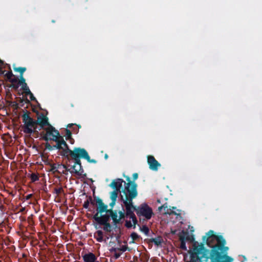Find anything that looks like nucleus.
Here are the masks:
<instances>
[{
    "label": "nucleus",
    "mask_w": 262,
    "mask_h": 262,
    "mask_svg": "<svg viewBox=\"0 0 262 262\" xmlns=\"http://www.w3.org/2000/svg\"><path fill=\"white\" fill-rule=\"evenodd\" d=\"M202 239L210 249H206L203 243L194 242L192 250L188 251L189 262H232L233 258L228 255L229 248L225 246L226 242L222 235H215L213 230H209Z\"/></svg>",
    "instance_id": "obj_1"
},
{
    "label": "nucleus",
    "mask_w": 262,
    "mask_h": 262,
    "mask_svg": "<svg viewBox=\"0 0 262 262\" xmlns=\"http://www.w3.org/2000/svg\"><path fill=\"white\" fill-rule=\"evenodd\" d=\"M124 177L127 182L125 187L122 190L125 197L124 198L122 195H121V200L125 208V215H127V217L132 219L134 223V229H135L138 221L134 212L135 211L137 213V206L134 205L133 200L138 195L137 184L131 182L130 178L128 176L124 175Z\"/></svg>",
    "instance_id": "obj_2"
},
{
    "label": "nucleus",
    "mask_w": 262,
    "mask_h": 262,
    "mask_svg": "<svg viewBox=\"0 0 262 262\" xmlns=\"http://www.w3.org/2000/svg\"><path fill=\"white\" fill-rule=\"evenodd\" d=\"M84 152V148L80 147H74L71 155L70 156V159L71 158L74 160V164L72 166L71 168L73 170L70 171L71 173L81 176L84 178L86 176V173H83L84 170L82 168L80 159H84L82 152Z\"/></svg>",
    "instance_id": "obj_3"
},
{
    "label": "nucleus",
    "mask_w": 262,
    "mask_h": 262,
    "mask_svg": "<svg viewBox=\"0 0 262 262\" xmlns=\"http://www.w3.org/2000/svg\"><path fill=\"white\" fill-rule=\"evenodd\" d=\"M30 113L26 112L22 116L23 122L24 125L22 126L23 130L24 133L31 135L34 133L37 135L38 134V131L37 130V127L35 120L29 116Z\"/></svg>",
    "instance_id": "obj_4"
},
{
    "label": "nucleus",
    "mask_w": 262,
    "mask_h": 262,
    "mask_svg": "<svg viewBox=\"0 0 262 262\" xmlns=\"http://www.w3.org/2000/svg\"><path fill=\"white\" fill-rule=\"evenodd\" d=\"M96 203L100 204V208L99 211L102 214L104 212L108 213L110 217L112 218L113 222L114 225H117L120 223V219L118 217V211L116 210H113L112 209H108L107 205L105 204L102 200L99 198H97L96 199Z\"/></svg>",
    "instance_id": "obj_5"
},
{
    "label": "nucleus",
    "mask_w": 262,
    "mask_h": 262,
    "mask_svg": "<svg viewBox=\"0 0 262 262\" xmlns=\"http://www.w3.org/2000/svg\"><path fill=\"white\" fill-rule=\"evenodd\" d=\"M137 215L143 216L147 220H150L154 215L152 209L147 204L142 203L137 206Z\"/></svg>",
    "instance_id": "obj_6"
},
{
    "label": "nucleus",
    "mask_w": 262,
    "mask_h": 262,
    "mask_svg": "<svg viewBox=\"0 0 262 262\" xmlns=\"http://www.w3.org/2000/svg\"><path fill=\"white\" fill-rule=\"evenodd\" d=\"M46 130V134L43 132L41 133V135H43L42 138L46 141L49 140H52V138H54V137L57 138L60 137V135L59 131L55 129L51 124L48 126L47 127L45 128Z\"/></svg>",
    "instance_id": "obj_7"
},
{
    "label": "nucleus",
    "mask_w": 262,
    "mask_h": 262,
    "mask_svg": "<svg viewBox=\"0 0 262 262\" xmlns=\"http://www.w3.org/2000/svg\"><path fill=\"white\" fill-rule=\"evenodd\" d=\"M96 204L98 205V207L96 209L97 212L93 216V219L99 224L108 223L110 219L109 214L106 213L105 214H101V212L99 211L100 204L99 203Z\"/></svg>",
    "instance_id": "obj_8"
},
{
    "label": "nucleus",
    "mask_w": 262,
    "mask_h": 262,
    "mask_svg": "<svg viewBox=\"0 0 262 262\" xmlns=\"http://www.w3.org/2000/svg\"><path fill=\"white\" fill-rule=\"evenodd\" d=\"M61 147L60 155L64 157L67 160L70 161V156L71 155L73 150L70 149L69 145L64 141L62 136H61Z\"/></svg>",
    "instance_id": "obj_9"
},
{
    "label": "nucleus",
    "mask_w": 262,
    "mask_h": 262,
    "mask_svg": "<svg viewBox=\"0 0 262 262\" xmlns=\"http://www.w3.org/2000/svg\"><path fill=\"white\" fill-rule=\"evenodd\" d=\"M36 125H39L40 126V128H39L40 130L41 128H43L46 126H49L51 124L49 122V118L44 115L43 114H41L38 117L36 120H35Z\"/></svg>",
    "instance_id": "obj_10"
},
{
    "label": "nucleus",
    "mask_w": 262,
    "mask_h": 262,
    "mask_svg": "<svg viewBox=\"0 0 262 262\" xmlns=\"http://www.w3.org/2000/svg\"><path fill=\"white\" fill-rule=\"evenodd\" d=\"M147 163L149 167L151 170L157 171L158 168L161 166V164L154 158V156L149 155L147 156Z\"/></svg>",
    "instance_id": "obj_11"
},
{
    "label": "nucleus",
    "mask_w": 262,
    "mask_h": 262,
    "mask_svg": "<svg viewBox=\"0 0 262 262\" xmlns=\"http://www.w3.org/2000/svg\"><path fill=\"white\" fill-rule=\"evenodd\" d=\"M124 183L125 187L126 186V183L123 179L118 178L114 180L110 184V186L114 189V190H117L121 191L120 189L122 186V183Z\"/></svg>",
    "instance_id": "obj_12"
},
{
    "label": "nucleus",
    "mask_w": 262,
    "mask_h": 262,
    "mask_svg": "<svg viewBox=\"0 0 262 262\" xmlns=\"http://www.w3.org/2000/svg\"><path fill=\"white\" fill-rule=\"evenodd\" d=\"M162 209H164V210L165 211L164 214H169V215L173 214V215H177V216L181 215V213H180V212L181 211L180 210H178V211L179 212V213H177V212H176V211H174L173 210H171V208H168L167 203H165V204H163V205L159 207V208H158V210L159 211H161Z\"/></svg>",
    "instance_id": "obj_13"
},
{
    "label": "nucleus",
    "mask_w": 262,
    "mask_h": 262,
    "mask_svg": "<svg viewBox=\"0 0 262 262\" xmlns=\"http://www.w3.org/2000/svg\"><path fill=\"white\" fill-rule=\"evenodd\" d=\"M183 238L184 241H189L190 242H195L194 237L193 234H189L188 232L184 231L182 232V233L179 235V238Z\"/></svg>",
    "instance_id": "obj_14"
},
{
    "label": "nucleus",
    "mask_w": 262,
    "mask_h": 262,
    "mask_svg": "<svg viewBox=\"0 0 262 262\" xmlns=\"http://www.w3.org/2000/svg\"><path fill=\"white\" fill-rule=\"evenodd\" d=\"M82 257L84 262H95L97 259L95 255L91 252L84 254Z\"/></svg>",
    "instance_id": "obj_15"
},
{
    "label": "nucleus",
    "mask_w": 262,
    "mask_h": 262,
    "mask_svg": "<svg viewBox=\"0 0 262 262\" xmlns=\"http://www.w3.org/2000/svg\"><path fill=\"white\" fill-rule=\"evenodd\" d=\"M52 141H55L56 142V144L53 145L54 149H58L61 151L62 149L61 147V136L56 138L54 137V138H52Z\"/></svg>",
    "instance_id": "obj_16"
},
{
    "label": "nucleus",
    "mask_w": 262,
    "mask_h": 262,
    "mask_svg": "<svg viewBox=\"0 0 262 262\" xmlns=\"http://www.w3.org/2000/svg\"><path fill=\"white\" fill-rule=\"evenodd\" d=\"M149 243H154L157 246H161L162 243L163 242V239L162 236H158L156 238H151L149 239Z\"/></svg>",
    "instance_id": "obj_17"
},
{
    "label": "nucleus",
    "mask_w": 262,
    "mask_h": 262,
    "mask_svg": "<svg viewBox=\"0 0 262 262\" xmlns=\"http://www.w3.org/2000/svg\"><path fill=\"white\" fill-rule=\"evenodd\" d=\"M84 157V159L86 160L89 163L96 164L97 161L95 159H91L88 152V151L84 149V152H82V155Z\"/></svg>",
    "instance_id": "obj_18"
},
{
    "label": "nucleus",
    "mask_w": 262,
    "mask_h": 262,
    "mask_svg": "<svg viewBox=\"0 0 262 262\" xmlns=\"http://www.w3.org/2000/svg\"><path fill=\"white\" fill-rule=\"evenodd\" d=\"M96 239L99 242H102L103 241V233L101 230H98L94 235Z\"/></svg>",
    "instance_id": "obj_19"
},
{
    "label": "nucleus",
    "mask_w": 262,
    "mask_h": 262,
    "mask_svg": "<svg viewBox=\"0 0 262 262\" xmlns=\"http://www.w3.org/2000/svg\"><path fill=\"white\" fill-rule=\"evenodd\" d=\"M100 225L103 226V229L105 231L110 232L112 231V227L108 222L105 223V224H100Z\"/></svg>",
    "instance_id": "obj_20"
},
{
    "label": "nucleus",
    "mask_w": 262,
    "mask_h": 262,
    "mask_svg": "<svg viewBox=\"0 0 262 262\" xmlns=\"http://www.w3.org/2000/svg\"><path fill=\"white\" fill-rule=\"evenodd\" d=\"M121 191H118L117 190H114L113 191L111 192L110 198L111 200H117V198L118 197V195L119 192Z\"/></svg>",
    "instance_id": "obj_21"
},
{
    "label": "nucleus",
    "mask_w": 262,
    "mask_h": 262,
    "mask_svg": "<svg viewBox=\"0 0 262 262\" xmlns=\"http://www.w3.org/2000/svg\"><path fill=\"white\" fill-rule=\"evenodd\" d=\"M90 203H91L92 204H94V202L92 200V198L91 196H90L88 198V199L84 202V204L83 205V207L85 209H88Z\"/></svg>",
    "instance_id": "obj_22"
},
{
    "label": "nucleus",
    "mask_w": 262,
    "mask_h": 262,
    "mask_svg": "<svg viewBox=\"0 0 262 262\" xmlns=\"http://www.w3.org/2000/svg\"><path fill=\"white\" fill-rule=\"evenodd\" d=\"M13 70L15 72H19L20 75H23L24 73L26 71V67H13Z\"/></svg>",
    "instance_id": "obj_23"
},
{
    "label": "nucleus",
    "mask_w": 262,
    "mask_h": 262,
    "mask_svg": "<svg viewBox=\"0 0 262 262\" xmlns=\"http://www.w3.org/2000/svg\"><path fill=\"white\" fill-rule=\"evenodd\" d=\"M75 125L74 124H69L67 126L68 127H69L70 128H72L73 132H74V133H75V134H77L79 132V128H81V125H78L76 126H77V128L76 127H73V125Z\"/></svg>",
    "instance_id": "obj_24"
},
{
    "label": "nucleus",
    "mask_w": 262,
    "mask_h": 262,
    "mask_svg": "<svg viewBox=\"0 0 262 262\" xmlns=\"http://www.w3.org/2000/svg\"><path fill=\"white\" fill-rule=\"evenodd\" d=\"M66 139L67 140H73L74 139L72 138V133L70 130L66 129Z\"/></svg>",
    "instance_id": "obj_25"
},
{
    "label": "nucleus",
    "mask_w": 262,
    "mask_h": 262,
    "mask_svg": "<svg viewBox=\"0 0 262 262\" xmlns=\"http://www.w3.org/2000/svg\"><path fill=\"white\" fill-rule=\"evenodd\" d=\"M9 105L12 107L14 111H17L19 108V105L15 101H11Z\"/></svg>",
    "instance_id": "obj_26"
},
{
    "label": "nucleus",
    "mask_w": 262,
    "mask_h": 262,
    "mask_svg": "<svg viewBox=\"0 0 262 262\" xmlns=\"http://www.w3.org/2000/svg\"><path fill=\"white\" fill-rule=\"evenodd\" d=\"M118 213L119 215L118 219H120V221L122 219H124L125 217H127V215H125L126 213L124 212L123 208L122 209V210L119 211Z\"/></svg>",
    "instance_id": "obj_27"
},
{
    "label": "nucleus",
    "mask_w": 262,
    "mask_h": 262,
    "mask_svg": "<svg viewBox=\"0 0 262 262\" xmlns=\"http://www.w3.org/2000/svg\"><path fill=\"white\" fill-rule=\"evenodd\" d=\"M180 241V248L182 250H185V251H186L187 250V247H186V242L184 241V239L182 238H179Z\"/></svg>",
    "instance_id": "obj_28"
},
{
    "label": "nucleus",
    "mask_w": 262,
    "mask_h": 262,
    "mask_svg": "<svg viewBox=\"0 0 262 262\" xmlns=\"http://www.w3.org/2000/svg\"><path fill=\"white\" fill-rule=\"evenodd\" d=\"M30 178L32 182H35L39 180V177L36 173H32L30 176Z\"/></svg>",
    "instance_id": "obj_29"
},
{
    "label": "nucleus",
    "mask_w": 262,
    "mask_h": 262,
    "mask_svg": "<svg viewBox=\"0 0 262 262\" xmlns=\"http://www.w3.org/2000/svg\"><path fill=\"white\" fill-rule=\"evenodd\" d=\"M21 90L24 92L26 95L31 92L27 83L21 86Z\"/></svg>",
    "instance_id": "obj_30"
},
{
    "label": "nucleus",
    "mask_w": 262,
    "mask_h": 262,
    "mask_svg": "<svg viewBox=\"0 0 262 262\" xmlns=\"http://www.w3.org/2000/svg\"><path fill=\"white\" fill-rule=\"evenodd\" d=\"M18 83L19 85H21V86L23 85V84H25L27 83L26 82V79L24 77L23 75H19V79H18Z\"/></svg>",
    "instance_id": "obj_31"
},
{
    "label": "nucleus",
    "mask_w": 262,
    "mask_h": 262,
    "mask_svg": "<svg viewBox=\"0 0 262 262\" xmlns=\"http://www.w3.org/2000/svg\"><path fill=\"white\" fill-rule=\"evenodd\" d=\"M141 230L146 235H148L149 232L148 227L146 225L142 226V227L141 228Z\"/></svg>",
    "instance_id": "obj_32"
},
{
    "label": "nucleus",
    "mask_w": 262,
    "mask_h": 262,
    "mask_svg": "<svg viewBox=\"0 0 262 262\" xmlns=\"http://www.w3.org/2000/svg\"><path fill=\"white\" fill-rule=\"evenodd\" d=\"M130 237L133 239V242H134V241L138 239L140 237V236L137 233L133 232L130 234Z\"/></svg>",
    "instance_id": "obj_33"
},
{
    "label": "nucleus",
    "mask_w": 262,
    "mask_h": 262,
    "mask_svg": "<svg viewBox=\"0 0 262 262\" xmlns=\"http://www.w3.org/2000/svg\"><path fill=\"white\" fill-rule=\"evenodd\" d=\"M5 76L6 77L8 80H10L12 77H14V75L11 71L7 72Z\"/></svg>",
    "instance_id": "obj_34"
},
{
    "label": "nucleus",
    "mask_w": 262,
    "mask_h": 262,
    "mask_svg": "<svg viewBox=\"0 0 262 262\" xmlns=\"http://www.w3.org/2000/svg\"><path fill=\"white\" fill-rule=\"evenodd\" d=\"M50 166H51L50 171H52L54 173H55V172L60 173V172L58 170H56V164H52L50 165Z\"/></svg>",
    "instance_id": "obj_35"
},
{
    "label": "nucleus",
    "mask_w": 262,
    "mask_h": 262,
    "mask_svg": "<svg viewBox=\"0 0 262 262\" xmlns=\"http://www.w3.org/2000/svg\"><path fill=\"white\" fill-rule=\"evenodd\" d=\"M19 83H11L9 87L15 90H17L19 88Z\"/></svg>",
    "instance_id": "obj_36"
},
{
    "label": "nucleus",
    "mask_w": 262,
    "mask_h": 262,
    "mask_svg": "<svg viewBox=\"0 0 262 262\" xmlns=\"http://www.w3.org/2000/svg\"><path fill=\"white\" fill-rule=\"evenodd\" d=\"M61 166V168H62L64 170H62V173L63 174H67L66 171H70V169L68 168V167L64 164H60Z\"/></svg>",
    "instance_id": "obj_37"
},
{
    "label": "nucleus",
    "mask_w": 262,
    "mask_h": 262,
    "mask_svg": "<svg viewBox=\"0 0 262 262\" xmlns=\"http://www.w3.org/2000/svg\"><path fill=\"white\" fill-rule=\"evenodd\" d=\"M26 95L29 96L30 99H31V101H34L36 102H38L34 96L33 94H32V93L31 92H30L29 93H28L27 94H26Z\"/></svg>",
    "instance_id": "obj_38"
},
{
    "label": "nucleus",
    "mask_w": 262,
    "mask_h": 262,
    "mask_svg": "<svg viewBox=\"0 0 262 262\" xmlns=\"http://www.w3.org/2000/svg\"><path fill=\"white\" fill-rule=\"evenodd\" d=\"M54 191L56 194L59 195L62 192L63 189L62 187L56 188L54 189Z\"/></svg>",
    "instance_id": "obj_39"
},
{
    "label": "nucleus",
    "mask_w": 262,
    "mask_h": 262,
    "mask_svg": "<svg viewBox=\"0 0 262 262\" xmlns=\"http://www.w3.org/2000/svg\"><path fill=\"white\" fill-rule=\"evenodd\" d=\"M46 149H48L49 151H51L54 149L53 146L50 145L48 142L45 144Z\"/></svg>",
    "instance_id": "obj_40"
},
{
    "label": "nucleus",
    "mask_w": 262,
    "mask_h": 262,
    "mask_svg": "<svg viewBox=\"0 0 262 262\" xmlns=\"http://www.w3.org/2000/svg\"><path fill=\"white\" fill-rule=\"evenodd\" d=\"M125 226L127 228H130L132 227H134V224H132L130 221H126Z\"/></svg>",
    "instance_id": "obj_41"
},
{
    "label": "nucleus",
    "mask_w": 262,
    "mask_h": 262,
    "mask_svg": "<svg viewBox=\"0 0 262 262\" xmlns=\"http://www.w3.org/2000/svg\"><path fill=\"white\" fill-rule=\"evenodd\" d=\"M18 78L16 77L15 76L14 77H12L10 80H9V81L11 83H18Z\"/></svg>",
    "instance_id": "obj_42"
},
{
    "label": "nucleus",
    "mask_w": 262,
    "mask_h": 262,
    "mask_svg": "<svg viewBox=\"0 0 262 262\" xmlns=\"http://www.w3.org/2000/svg\"><path fill=\"white\" fill-rule=\"evenodd\" d=\"M116 201L115 200H112L111 202L110 203L109 206L111 207L110 209H113V207L116 204Z\"/></svg>",
    "instance_id": "obj_43"
},
{
    "label": "nucleus",
    "mask_w": 262,
    "mask_h": 262,
    "mask_svg": "<svg viewBox=\"0 0 262 262\" xmlns=\"http://www.w3.org/2000/svg\"><path fill=\"white\" fill-rule=\"evenodd\" d=\"M120 250L122 252H125L126 250L129 251V249H128V247L126 246H123L120 249Z\"/></svg>",
    "instance_id": "obj_44"
},
{
    "label": "nucleus",
    "mask_w": 262,
    "mask_h": 262,
    "mask_svg": "<svg viewBox=\"0 0 262 262\" xmlns=\"http://www.w3.org/2000/svg\"><path fill=\"white\" fill-rule=\"evenodd\" d=\"M138 178V174L137 173H134L133 175V180L134 181H135L136 180H137ZM131 182H132L131 180H130ZM133 182L135 183L134 181H133Z\"/></svg>",
    "instance_id": "obj_45"
},
{
    "label": "nucleus",
    "mask_w": 262,
    "mask_h": 262,
    "mask_svg": "<svg viewBox=\"0 0 262 262\" xmlns=\"http://www.w3.org/2000/svg\"><path fill=\"white\" fill-rule=\"evenodd\" d=\"M32 196H33L32 194H29L26 196L25 199L26 200H30L32 197Z\"/></svg>",
    "instance_id": "obj_46"
},
{
    "label": "nucleus",
    "mask_w": 262,
    "mask_h": 262,
    "mask_svg": "<svg viewBox=\"0 0 262 262\" xmlns=\"http://www.w3.org/2000/svg\"><path fill=\"white\" fill-rule=\"evenodd\" d=\"M18 101L20 103H23L24 102L25 100L24 98L19 97V98H18Z\"/></svg>",
    "instance_id": "obj_47"
},
{
    "label": "nucleus",
    "mask_w": 262,
    "mask_h": 262,
    "mask_svg": "<svg viewBox=\"0 0 262 262\" xmlns=\"http://www.w3.org/2000/svg\"><path fill=\"white\" fill-rule=\"evenodd\" d=\"M56 170H58V169H60L61 168V166L59 164H56Z\"/></svg>",
    "instance_id": "obj_48"
},
{
    "label": "nucleus",
    "mask_w": 262,
    "mask_h": 262,
    "mask_svg": "<svg viewBox=\"0 0 262 262\" xmlns=\"http://www.w3.org/2000/svg\"><path fill=\"white\" fill-rule=\"evenodd\" d=\"M25 101H24V102H25L26 103L29 104H30V101L29 100H28L27 99V98H26L25 99H24Z\"/></svg>",
    "instance_id": "obj_49"
},
{
    "label": "nucleus",
    "mask_w": 262,
    "mask_h": 262,
    "mask_svg": "<svg viewBox=\"0 0 262 262\" xmlns=\"http://www.w3.org/2000/svg\"><path fill=\"white\" fill-rule=\"evenodd\" d=\"M120 254H117V253H116V254H115V257H116V258H119V257H120Z\"/></svg>",
    "instance_id": "obj_50"
},
{
    "label": "nucleus",
    "mask_w": 262,
    "mask_h": 262,
    "mask_svg": "<svg viewBox=\"0 0 262 262\" xmlns=\"http://www.w3.org/2000/svg\"><path fill=\"white\" fill-rule=\"evenodd\" d=\"M176 208H177L176 207H172L171 209V210H173L176 209Z\"/></svg>",
    "instance_id": "obj_51"
},
{
    "label": "nucleus",
    "mask_w": 262,
    "mask_h": 262,
    "mask_svg": "<svg viewBox=\"0 0 262 262\" xmlns=\"http://www.w3.org/2000/svg\"><path fill=\"white\" fill-rule=\"evenodd\" d=\"M24 103H20V106H19V107H20V106H21V107H23V106H24Z\"/></svg>",
    "instance_id": "obj_52"
},
{
    "label": "nucleus",
    "mask_w": 262,
    "mask_h": 262,
    "mask_svg": "<svg viewBox=\"0 0 262 262\" xmlns=\"http://www.w3.org/2000/svg\"><path fill=\"white\" fill-rule=\"evenodd\" d=\"M70 141V142L71 143V144H73L74 142V140L73 141V140H69Z\"/></svg>",
    "instance_id": "obj_53"
},
{
    "label": "nucleus",
    "mask_w": 262,
    "mask_h": 262,
    "mask_svg": "<svg viewBox=\"0 0 262 262\" xmlns=\"http://www.w3.org/2000/svg\"><path fill=\"white\" fill-rule=\"evenodd\" d=\"M105 158V159H107L108 158V156L107 154H105V156H104Z\"/></svg>",
    "instance_id": "obj_54"
},
{
    "label": "nucleus",
    "mask_w": 262,
    "mask_h": 262,
    "mask_svg": "<svg viewBox=\"0 0 262 262\" xmlns=\"http://www.w3.org/2000/svg\"><path fill=\"white\" fill-rule=\"evenodd\" d=\"M0 63H3V61L2 60H1V59H0Z\"/></svg>",
    "instance_id": "obj_55"
},
{
    "label": "nucleus",
    "mask_w": 262,
    "mask_h": 262,
    "mask_svg": "<svg viewBox=\"0 0 262 262\" xmlns=\"http://www.w3.org/2000/svg\"><path fill=\"white\" fill-rule=\"evenodd\" d=\"M5 72V71H2V73L3 74H4Z\"/></svg>",
    "instance_id": "obj_56"
},
{
    "label": "nucleus",
    "mask_w": 262,
    "mask_h": 262,
    "mask_svg": "<svg viewBox=\"0 0 262 262\" xmlns=\"http://www.w3.org/2000/svg\"><path fill=\"white\" fill-rule=\"evenodd\" d=\"M89 211H92V210H90V209H89Z\"/></svg>",
    "instance_id": "obj_57"
},
{
    "label": "nucleus",
    "mask_w": 262,
    "mask_h": 262,
    "mask_svg": "<svg viewBox=\"0 0 262 262\" xmlns=\"http://www.w3.org/2000/svg\"><path fill=\"white\" fill-rule=\"evenodd\" d=\"M95 262H99V261H95Z\"/></svg>",
    "instance_id": "obj_58"
},
{
    "label": "nucleus",
    "mask_w": 262,
    "mask_h": 262,
    "mask_svg": "<svg viewBox=\"0 0 262 262\" xmlns=\"http://www.w3.org/2000/svg\"><path fill=\"white\" fill-rule=\"evenodd\" d=\"M189 261H187V262H189Z\"/></svg>",
    "instance_id": "obj_59"
}]
</instances>
